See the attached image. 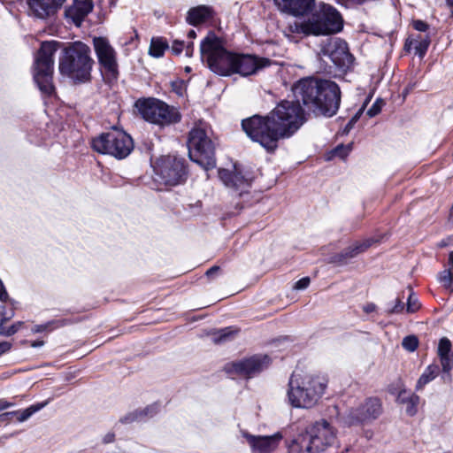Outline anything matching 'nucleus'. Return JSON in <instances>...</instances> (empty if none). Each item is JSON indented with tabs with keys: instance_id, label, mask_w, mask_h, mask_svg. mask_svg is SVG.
Segmentation results:
<instances>
[{
	"instance_id": "obj_1",
	"label": "nucleus",
	"mask_w": 453,
	"mask_h": 453,
	"mask_svg": "<svg viewBox=\"0 0 453 453\" xmlns=\"http://www.w3.org/2000/svg\"><path fill=\"white\" fill-rule=\"evenodd\" d=\"M304 122V111L299 101L284 100L265 116L255 114L242 119V127L253 142L273 153L279 141L291 137Z\"/></svg>"
},
{
	"instance_id": "obj_2",
	"label": "nucleus",
	"mask_w": 453,
	"mask_h": 453,
	"mask_svg": "<svg viewBox=\"0 0 453 453\" xmlns=\"http://www.w3.org/2000/svg\"><path fill=\"white\" fill-rule=\"evenodd\" d=\"M303 105L315 116L331 118L341 105L342 92L339 85L331 80L313 77L300 80L295 86Z\"/></svg>"
},
{
	"instance_id": "obj_3",
	"label": "nucleus",
	"mask_w": 453,
	"mask_h": 453,
	"mask_svg": "<svg viewBox=\"0 0 453 453\" xmlns=\"http://www.w3.org/2000/svg\"><path fill=\"white\" fill-rule=\"evenodd\" d=\"M326 388L323 377L294 372L288 380L287 399L293 408L311 409L319 403Z\"/></svg>"
},
{
	"instance_id": "obj_4",
	"label": "nucleus",
	"mask_w": 453,
	"mask_h": 453,
	"mask_svg": "<svg viewBox=\"0 0 453 453\" xmlns=\"http://www.w3.org/2000/svg\"><path fill=\"white\" fill-rule=\"evenodd\" d=\"M93 64L90 48L81 42H74L63 50L58 69L74 82H86L90 80Z\"/></svg>"
},
{
	"instance_id": "obj_5",
	"label": "nucleus",
	"mask_w": 453,
	"mask_h": 453,
	"mask_svg": "<svg viewBox=\"0 0 453 453\" xmlns=\"http://www.w3.org/2000/svg\"><path fill=\"white\" fill-rule=\"evenodd\" d=\"M343 21L340 12L332 5L319 4V10L306 21H295L289 31L303 35H324L336 34L342 29Z\"/></svg>"
},
{
	"instance_id": "obj_6",
	"label": "nucleus",
	"mask_w": 453,
	"mask_h": 453,
	"mask_svg": "<svg viewBox=\"0 0 453 453\" xmlns=\"http://www.w3.org/2000/svg\"><path fill=\"white\" fill-rule=\"evenodd\" d=\"M200 54L210 70L221 76L233 74L235 53L228 51L215 33L209 32L200 44Z\"/></svg>"
},
{
	"instance_id": "obj_7",
	"label": "nucleus",
	"mask_w": 453,
	"mask_h": 453,
	"mask_svg": "<svg viewBox=\"0 0 453 453\" xmlns=\"http://www.w3.org/2000/svg\"><path fill=\"white\" fill-rule=\"evenodd\" d=\"M336 440L334 427L325 419L318 421L306 428L293 441V445L300 448L302 453H321L332 446Z\"/></svg>"
},
{
	"instance_id": "obj_8",
	"label": "nucleus",
	"mask_w": 453,
	"mask_h": 453,
	"mask_svg": "<svg viewBox=\"0 0 453 453\" xmlns=\"http://www.w3.org/2000/svg\"><path fill=\"white\" fill-rule=\"evenodd\" d=\"M56 42H43L35 56L33 77L40 91L50 96L54 92L52 82Z\"/></svg>"
},
{
	"instance_id": "obj_9",
	"label": "nucleus",
	"mask_w": 453,
	"mask_h": 453,
	"mask_svg": "<svg viewBox=\"0 0 453 453\" xmlns=\"http://www.w3.org/2000/svg\"><path fill=\"white\" fill-rule=\"evenodd\" d=\"M319 60L329 68L327 72H331L332 67L341 73H347L354 63V57L349 52L348 43L338 37H329L323 40L319 45L318 53Z\"/></svg>"
},
{
	"instance_id": "obj_10",
	"label": "nucleus",
	"mask_w": 453,
	"mask_h": 453,
	"mask_svg": "<svg viewBox=\"0 0 453 453\" xmlns=\"http://www.w3.org/2000/svg\"><path fill=\"white\" fill-rule=\"evenodd\" d=\"M92 149L117 159L126 158L134 150L132 137L123 130L113 128L92 139Z\"/></svg>"
},
{
	"instance_id": "obj_11",
	"label": "nucleus",
	"mask_w": 453,
	"mask_h": 453,
	"mask_svg": "<svg viewBox=\"0 0 453 453\" xmlns=\"http://www.w3.org/2000/svg\"><path fill=\"white\" fill-rule=\"evenodd\" d=\"M134 107L146 121L161 127L169 126L180 121L181 115L173 106L154 98H140Z\"/></svg>"
},
{
	"instance_id": "obj_12",
	"label": "nucleus",
	"mask_w": 453,
	"mask_h": 453,
	"mask_svg": "<svg viewBox=\"0 0 453 453\" xmlns=\"http://www.w3.org/2000/svg\"><path fill=\"white\" fill-rule=\"evenodd\" d=\"M188 147L193 162L205 170L216 166L215 145L204 129L195 127L189 132Z\"/></svg>"
},
{
	"instance_id": "obj_13",
	"label": "nucleus",
	"mask_w": 453,
	"mask_h": 453,
	"mask_svg": "<svg viewBox=\"0 0 453 453\" xmlns=\"http://www.w3.org/2000/svg\"><path fill=\"white\" fill-rule=\"evenodd\" d=\"M272 361L273 359L269 355L258 353L226 364L224 371L229 375H239L246 379H251L267 370Z\"/></svg>"
},
{
	"instance_id": "obj_14",
	"label": "nucleus",
	"mask_w": 453,
	"mask_h": 453,
	"mask_svg": "<svg viewBox=\"0 0 453 453\" xmlns=\"http://www.w3.org/2000/svg\"><path fill=\"white\" fill-rule=\"evenodd\" d=\"M186 161L182 157L168 155L161 157L156 167V173L161 182L167 186H176L187 178Z\"/></svg>"
},
{
	"instance_id": "obj_15",
	"label": "nucleus",
	"mask_w": 453,
	"mask_h": 453,
	"mask_svg": "<svg viewBox=\"0 0 453 453\" xmlns=\"http://www.w3.org/2000/svg\"><path fill=\"white\" fill-rule=\"evenodd\" d=\"M219 177L223 184L235 196L240 197L249 196L252 178L244 174L236 165H234L233 170L219 169Z\"/></svg>"
},
{
	"instance_id": "obj_16",
	"label": "nucleus",
	"mask_w": 453,
	"mask_h": 453,
	"mask_svg": "<svg viewBox=\"0 0 453 453\" xmlns=\"http://www.w3.org/2000/svg\"><path fill=\"white\" fill-rule=\"evenodd\" d=\"M93 43L101 68L109 79L116 80L119 70L114 49L104 37H95Z\"/></svg>"
},
{
	"instance_id": "obj_17",
	"label": "nucleus",
	"mask_w": 453,
	"mask_h": 453,
	"mask_svg": "<svg viewBox=\"0 0 453 453\" xmlns=\"http://www.w3.org/2000/svg\"><path fill=\"white\" fill-rule=\"evenodd\" d=\"M380 400L376 397L367 398L364 403L352 410L344 418V423L349 426L370 422L376 419L381 413Z\"/></svg>"
},
{
	"instance_id": "obj_18",
	"label": "nucleus",
	"mask_w": 453,
	"mask_h": 453,
	"mask_svg": "<svg viewBox=\"0 0 453 453\" xmlns=\"http://www.w3.org/2000/svg\"><path fill=\"white\" fill-rule=\"evenodd\" d=\"M242 436L250 447L251 453H272L278 448L283 438L280 432L272 435H253L248 432H242Z\"/></svg>"
},
{
	"instance_id": "obj_19",
	"label": "nucleus",
	"mask_w": 453,
	"mask_h": 453,
	"mask_svg": "<svg viewBox=\"0 0 453 453\" xmlns=\"http://www.w3.org/2000/svg\"><path fill=\"white\" fill-rule=\"evenodd\" d=\"M270 60L257 58L250 54H236L234 56L233 73L249 76L256 73L259 69L269 65Z\"/></svg>"
},
{
	"instance_id": "obj_20",
	"label": "nucleus",
	"mask_w": 453,
	"mask_h": 453,
	"mask_svg": "<svg viewBox=\"0 0 453 453\" xmlns=\"http://www.w3.org/2000/svg\"><path fill=\"white\" fill-rule=\"evenodd\" d=\"M375 242L373 238H368L361 242H356L339 253L330 257L329 262L336 265H345L351 259L368 250Z\"/></svg>"
},
{
	"instance_id": "obj_21",
	"label": "nucleus",
	"mask_w": 453,
	"mask_h": 453,
	"mask_svg": "<svg viewBox=\"0 0 453 453\" xmlns=\"http://www.w3.org/2000/svg\"><path fill=\"white\" fill-rule=\"evenodd\" d=\"M278 9L293 16L309 14L315 6V0H274Z\"/></svg>"
},
{
	"instance_id": "obj_22",
	"label": "nucleus",
	"mask_w": 453,
	"mask_h": 453,
	"mask_svg": "<svg viewBox=\"0 0 453 453\" xmlns=\"http://www.w3.org/2000/svg\"><path fill=\"white\" fill-rule=\"evenodd\" d=\"M65 2V0H27L33 14L42 19L55 15Z\"/></svg>"
},
{
	"instance_id": "obj_23",
	"label": "nucleus",
	"mask_w": 453,
	"mask_h": 453,
	"mask_svg": "<svg viewBox=\"0 0 453 453\" xmlns=\"http://www.w3.org/2000/svg\"><path fill=\"white\" fill-rule=\"evenodd\" d=\"M93 7L92 0H75L73 5L65 10V17L71 19L75 26L81 27L86 16L92 12Z\"/></svg>"
},
{
	"instance_id": "obj_24",
	"label": "nucleus",
	"mask_w": 453,
	"mask_h": 453,
	"mask_svg": "<svg viewBox=\"0 0 453 453\" xmlns=\"http://www.w3.org/2000/svg\"><path fill=\"white\" fill-rule=\"evenodd\" d=\"M212 15V11L210 7L206 5H200L197 7L191 8L188 12V15L186 20L188 24L192 26H197L208 19H210Z\"/></svg>"
},
{
	"instance_id": "obj_25",
	"label": "nucleus",
	"mask_w": 453,
	"mask_h": 453,
	"mask_svg": "<svg viewBox=\"0 0 453 453\" xmlns=\"http://www.w3.org/2000/svg\"><path fill=\"white\" fill-rule=\"evenodd\" d=\"M440 368L438 365H429L418 378L415 386L416 391H421L426 385H427L429 382L434 380L438 376Z\"/></svg>"
},
{
	"instance_id": "obj_26",
	"label": "nucleus",
	"mask_w": 453,
	"mask_h": 453,
	"mask_svg": "<svg viewBox=\"0 0 453 453\" xmlns=\"http://www.w3.org/2000/svg\"><path fill=\"white\" fill-rule=\"evenodd\" d=\"M47 403H48V402H43L41 403L31 405L23 411H15L6 412V413L1 415L0 418L7 417V416H15L19 422H24V421L27 420L33 414H35V412H37L41 409H42L44 406H46Z\"/></svg>"
},
{
	"instance_id": "obj_27",
	"label": "nucleus",
	"mask_w": 453,
	"mask_h": 453,
	"mask_svg": "<svg viewBox=\"0 0 453 453\" xmlns=\"http://www.w3.org/2000/svg\"><path fill=\"white\" fill-rule=\"evenodd\" d=\"M406 390L403 389L398 395V401L402 403H406V412L410 416H414L417 413V407L419 403L420 398L416 394H411L408 397H405Z\"/></svg>"
},
{
	"instance_id": "obj_28",
	"label": "nucleus",
	"mask_w": 453,
	"mask_h": 453,
	"mask_svg": "<svg viewBox=\"0 0 453 453\" xmlns=\"http://www.w3.org/2000/svg\"><path fill=\"white\" fill-rule=\"evenodd\" d=\"M169 45L165 39L162 37L152 38L149 49V53L154 58H161Z\"/></svg>"
},
{
	"instance_id": "obj_29",
	"label": "nucleus",
	"mask_w": 453,
	"mask_h": 453,
	"mask_svg": "<svg viewBox=\"0 0 453 453\" xmlns=\"http://www.w3.org/2000/svg\"><path fill=\"white\" fill-rule=\"evenodd\" d=\"M5 313H0V335L11 336L17 333L22 325V322H17L11 326H6L10 317L4 316Z\"/></svg>"
},
{
	"instance_id": "obj_30",
	"label": "nucleus",
	"mask_w": 453,
	"mask_h": 453,
	"mask_svg": "<svg viewBox=\"0 0 453 453\" xmlns=\"http://www.w3.org/2000/svg\"><path fill=\"white\" fill-rule=\"evenodd\" d=\"M417 41L415 42V53L420 58H423L426 54V51L431 43V39L428 35L422 37L421 35L417 36Z\"/></svg>"
},
{
	"instance_id": "obj_31",
	"label": "nucleus",
	"mask_w": 453,
	"mask_h": 453,
	"mask_svg": "<svg viewBox=\"0 0 453 453\" xmlns=\"http://www.w3.org/2000/svg\"><path fill=\"white\" fill-rule=\"evenodd\" d=\"M237 332L238 330L234 329L233 327H225L212 334V341L215 343L224 342L231 339L232 336L234 335Z\"/></svg>"
},
{
	"instance_id": "obj_32",
	"label": "nucleus",
	"mask_w": 453,
	"mask_h": 453,
	"mask_svg": "<svg viewBox=\"0 0 453 453\" xmlns=\"http://www.w3.org/2000/svg\"><path fill=\"white\" fill-rule=\"evenodd\" d=\"M440 363L441 365L442 372L446 374L448 380H451L450 372L453 369V354L440 356Z\"/></svg>"
},
{
	"instance_id": "obj_33",
	"label": "nucleus",
	"mask_w": 453,
	"mask_h": 453,
	"mask_svg": "<svg viewBox=\"0 0 453 453\" xmlns=\"http://www.w3.org/2000/svg\"><path fill=\"white\" fill-rule=\"evenodd\" d=\"M439 281L449 292H453V273L451 269H445L439 275Z\"/></svg>"
},
{
	"instance_id": "obj_34",
	"label": "nucleus",
	"mask_w": 453,
	"mask_h": 453,
	"mask_svg": "<svg viewBox=\"0 0 453 453\" xmlns=\"http://www.w3.org/2000/svg\"><path fill=\"white\" fill-rule=\"evenodd\" d=\"M65 323L63 321L58 320V321H50L44 324L35 325L32 327L31 331L33 333H42V332H48L51 331L55 328H58L60 326H63Z\"/></svg>"
},
{
	"instance_id": "obj_35",
	"label": "nucleus",
	"mask_w": 453,
	"mask_h": 453,
	"mask_svg": "<svg viewBox=\"0 0 453 453\" xmlns=\"http://www.w3.org/2000/svg\"><path fill=\"white\" fill-rule=\"evenodd\" d=\"M422 308L421 303L415 293L410 289V293L406 301L405 311H418Z\"/></svg>"
},
{
	"instance_id": "obj_36",
	"label": "nucleus",
	"mask_w": 453,
	"mask_h": 453,
	"mask_svg": "<svg viewBox=\"0 0 453 453\" xmlns=\"http://www.w3.org/2000/svg\"><path fill=\"white\" fill-rule=\"evenodd\" d=\"M451 349L452 344L450 340L447 337L441 338L437 348L438 357L453 354Z\"/></svg>"
},
{
	"instance_id": "obj_37",
	"label": "nucleus",
	"mask_w": 453,
	"mask_h": 453,
	"mask_svg": "<svg viewBox=\"0 0 453 453\" xmlns=\"http://www.w3.org/2000/svg\"><path fill=\"white\" fill-rule=\"evenodd\" d=\"M402 346L404 349L413 352L418 346V340L415 335H408L403 339Z\"/></svg>"
},
{
	"instance_id": "obj_38",
	"label": "nucleus",
	"mask_w": 453,
	"mask_h": 453,
	"mask_svg": "<svg viewBox=\"0 0 453 453\" xmlns=\"http://www.w3.org/2000/svg\"><path fill=\"white\" fill-rule=\"evenodd\" d=\"M352 150V143L348 145L340 144L336 146L333 150L332 154L335 157L344 159Z\"/></svg>"
},
{
	"instance_id": "obj_39",
	"label": "nucleus",
	"mask_w": 453,
	"mask_h": 453,
	"mask_svg": "<svg viewBox=\"0 0 453 453\" xmlns=\"http://www.w3.org/2000/svg\"><path fill=\"white\" fill-rule=\"evenodd\" d=\"M385 103L381 98H377L372 106L368 109L366 114L370 118L375 117L381 111L382 106Z\"/></svg>"
},
{
	"instance_id": "obj_40",
	"label": "nucleus",
	"mask_w": 453,
	"mask_h": 453,
	"mask_svg": "<svg viewBox=\"0 0 453 453\" xmlns=\"http://www.w3.org/2000/svg\"><path fill=\"white\" fill-rule=\"evenodd\" d=\"M362 114V109H360L346 124L343 134H349V131L354 127L355 124L358 121L360 116Z\"/></svg>"
},
{
	"instance_id": "obj_41",
	"label": "nucleus",
	"mask_w": 453,
	"mask_h": 453,
	"mask_svg": "<svg viewBox=\"0 0 453 453\" xmlns=\"http://www.w3.org/2000/svg\"><path fill=\"white\" fill-rule=\"evenodd\" d=\"M311 283L310 277H303L298 280L293 286L295 290H304L306 289Z\"/></svg>"
},
{
	"instance_id": "obj_42",
	"label": "nucleus",
	"mask_w": 453,
	"mask_h": 453,
	"mask_svg": "<svg viewBox=\"0 0 453 453\" xmlns=\"http://www.w3.org/2000/svg\"><path fill=\"white\" fill-rule=\"evenodd\" d=\"M183 50L184 41L174 40L171 46V51L173 52V54L178 56L183 51Z\"/></svg>"
},
{
	"instance_id": "obj_43",
	"label": "nucleus",
	"mask_w": 453,
	"mask_h": 453,
	"mask_svg": "<svg viewBox=\"0 0 453 453\" xmlns=\"http://www.w3.org/2000/svg\"><path fill=\"white\" fill-rule=\"evenodd\" d=\"M412 27L415 30L419 32H426L429 28V25L421 19H414L412 21Z\"/></svg>"
},
{
	"instance_id": "obj_44",
	"label": "nucleus",
	"mask_w": 453,
	"mask_h": 453,
	"mask_svg": "<svg viewBox=\"0 0 453 453\" xmlns=\"http://www.w3.org/2000/svg\"><path fill=\"white\" fill-rule=\"evenodd\" d=\"M406 303L403 302V296L402 298L397 297L395 300V304L391 309H388V311H403L404 306Z\"/></svg>"
},
{
	"instance_id": "obj_45",
	"label": "nucleus",
	"mask_w": 453,
	"mask_h": 453,
	"mask_svg": "<svg viewBox=\"0 0 453 453\" xmlns=\"http://www.w3.org/2000/svg\"><path fill=\"white\" fill-rule=\"evenodd\" d=\"M406 303L403 302V296L402 298L397 297L395 300V304L391 309H388V311H403L404 306Z\"/></svg>"
},
{
	"instance_id": "obj_46",
	"label": "nucleus",
	"mask_w": 453,
	"mask_h": 453,
	"mask_svg": "<svg viewBox=\"0 0 453 453\" xmlns=\"http://www.w3.org/2000/svg\"><path fill=\"white\" fill-rule=\"evenodd\" d=\"M219 272H220V267L219 265H213L206 271L205 275L209 279H213L219 273Z\"/></svg>"
},
{
	"instance_id": "obj_47",
	"label": "nucleus",
	"mask_w": 453,
	"mask_h": 453,
	"mask_svg": "<svg viewBox=\"0 0 453 453\" xmlns=\"http://www.w3.org/2000/svg\"><path fill=\"white\" fill-rule=\"evenodd\" d=\"M12 348V343L9 342H0V356L8 352Z\"/></svg>"
},
{
	"instance_id": "obj_48",
	"label": "nucleus",
	"mask_w": 453,
	"mask_h": 453,
	"mask_svg": "<svg viewBox=\"0 0 453 453\" xmlns=\"http://www.w3.org/2000/svg\"><path fill=\"white\" fill-rule=\"evenodd\" d=\"M185 54L187 57H192L194 53V43L192 42L184 43Z\"/></svg>"
},
{
	"instance_id": "obj_49",
	"label": "nucleus",
	"mask_w": 453,
	"mask_h": 453,
	"mask_svg": "<svg viewBox=\"0 0 453 453\" xmlns=\"http://www.w3.org/2000/svg\"><path fill=\"white\" fill-rule=\"evenodd\" d=\"M115 434L113 433L106 434L103 438V442L104 444L111 443L114 441Z\"/></svg>"
},
{
	"instance_id": "obj_50",
	"label": "nucleus",
	"mask_w": 453,
	"mask_h": 453,
	"mask_svg": "<svg viewBox=\"0 0 453 453\" xmlns=\"http://www.w3.org/2000/svg\"><path fill=\"white\" fill-rule=\"evenodd\" d=\"M416 41H417V39H412L411 37H408L404 43V50L406 51H410L411 47L415 44Z\"/></svg>"
},
{
	"instance_id": "obj_51",
	"label": "nucleus",
	"mask_w": 453,
	"mask_h": 453,
	"mask_svg": "<svg viewBox=\"0 0 453 453\" xmlns=\"http://www.w3.org/2000/svg\"><path fill=\"white\" fill-rule=\"evenodd\" d=\"M8 297L7 291L4 286V284L0 281V300L4 302Z\"/></svg>"
},
{
	"instance_id": "obj_52",
	"label": "nucleus",
	"mask_w": 453,
	"mask_h": 453,
	"mask_svg": "<svg viewBox=\"0 0 453 453\" xmlns=\"http://www.w3.org/2000/svg\"><path fill=\"white\" fill-rule=\"evenodd\" d=\"M375 310H376V305L372 303H368L364 307V311H375Z\"/></svg>"
},
{
	"instance_id": "obj_53",
	"label": "nucleus",
	"mask_w": 453,
	"mask_h": 453,
	"mask_svg": "<svg viewBox=\"0 0 453 453\" xmlns=\"http://www.w3.org/2000/svg\"><path fill=\"white\" fill-rule=\"evenodd\" d=\"M44 345V342L43 341H34V342H31L30 343V346L33 347V348H39V347H42Z\"/></svg>"
},
{
	"instance_id": "obj_54",
	"label": "nucleus",
	"mask_w": 453,
	"mask_h": 453,
	"mask_svg": "<svg viewBox=\"0 0 453 453\" xmlns=\"http://www.w3.org/2000/svg\"><path fill=\"white\" fill-rule=\"evenodd\" d=\"M173 90L177 94L182 95V92H181L182 86H181V84L173 83Z\"/></svg>"
},
{
	"instance_id": "obj_55",
	"label": "nucleus",
	"mask_w": 453,
	"mask_h": 453,
	"mask_svg": "<svg viewBox=\"0 0 453 453\" xmlns=\"http://www.w3.org/2000/svg\"><path fill=\"white\" fill-rule=\"evenodd\" d=\"M11 304H12V310H19L20 309V303L19 302H17V301H12L11 302Z\"/></svg>"
},
{
	"instance_id": "obj_56",
	"label": "nucleus",
	"mask_w": 453,
	"mask_h": 453,
	"mask_svg": "<svg viewBox=\"0 0 453 453\" xmlns=\"http://www.w3.org/2000/svg\"><path fill=\"white\" fill-rule=\"evenodd\" d=\"M0 403H4L5 405H4V410L9 408V407H12L14 406V403H11V402H8L7 400L5 399H0Z\"/></svg>"
},
{
	"instance_id": "obj_57",
	"label": "nucleus",
	"mask_w": 453,
	"mask_h": 453,
	"mask_svg": "<svg viewBox=\"0 0 453 453\" xmlns=\"http://www.w3.org/2000/svg\"><path fill=\"white\" fill-rule=\"evenodd\" d=\"M449 269H451V271H452L453 270V251H451L449 255Z\"/></svg>"
},
{
	"instance_id": "obj_58",
	"label": "nucleus",
	"mask_w": 453,
	"mask_h": 453,
	"mask_svg": "<svg viewBox=\"0 0 453 453\" xmlns=\"http://www.w3.org/2000/svg\"><path fill=\"white\" fill-rule=\"evenodd\" d=\"M196 31H195V30L191 29V30H189V31H188V37L189 39L196 38Z\"/></svg>"
},
{
	"instance_id": "obj_59",
	"label": "nucleus",
	"mask_w": 453,
	"mask_h": 453,
	"mask_svg": "<svg viewBox=\"0 0 453 453\" xmlns=\"http://www.w3.org/2000/svg\"><path fill=\"white\" fill-rule=\"evenodd\" d=\"M446 4L449 7L451 8V12H452V15H453V0H446Z\"/></svg>"
},
{
	"instance_id": "obj_60",
	"label": "nucleus",
	"mask_w": 453,
	"mask_h": 453,
	"mask_svg": "<svg viewBox=\"0 0 453 453\" xmlns=\"http://www.w3.org/2000/svg\"><path fill=\"white\" fill-rule=\"evenodd\" d=\"M438 246L440 248L446 247L447 246V242L445 241H441V242H439Z\"/></svg>"
},
{
	"instance_id": "obj_61",
	"label": "nucleus",
	"mask_w": 453,
	"mask_h": 453,
	"mask_svg": "<svg viewBox=\"0 0 453 453\" xmlns=\"http://www.w3.org/2000/svg\"><path fill=\"white\" fill-rule=\"evenodd\" d=\"M356 4H364L366 0H354Z\"/></svg>"
},
{
	"instance_id": "obj_62",
	"label": "nucleus",
	"mask_w": 453,
	"mask_h": 453,
	"mask_svg": "<svg viewBox=\"0 0 453 453\" xmlns=\"http://www.w3.org/2000/svg\"><path fill=\"white\" fill-rule=\"evenodd\" d=\"M4 403H0V411H4Z\"/></svg>"
},
{
	"instance_id": "obj_63",
	"label": "nucleus",
	"mask_w": 453,
	"mask_h": 453,
	"mask_svg": "<svg viewBox=\"0 0 453 453\" xmlns=\"http://www.w3.org/2000/svg\"><path fill=\"white\" fill-rule=\"evenodd\" d=\"M450 217L453 218V204H452V207L450 209Z\"/></svg>"
},
{
	"instance_id": "obj_64",
	"label": "nucleus",
	"mask_w": 453,
	"mask_h": 453,
	"mask_svg": "<svg viewBox=\"0 0 453 453\" xmlns=\"http://www.w3.org/2000/svg\"><path fill=\"white\" fill-rule=\"evenodd\" d=\"M134 419H138V417H137L136 415H135V417H134V418H131V421H134Z\"/></svg>"
}]
</instances>
